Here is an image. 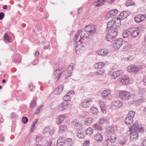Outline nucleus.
<instances>
[{"instance_id":"2","label":"nucleus","mask_w":146,"mask_h":146,"mask_svg":"<svg viewBox=\"0 0 146 146\" xmlns=\"http://www.w3.org/2000/svg\"><path fill=\"white\" fill-rule=\"evenodd\" d=\"M141 128L139 127V125L137 122L135 123L131 127H129L128 132L130 134V139L133 141L136 139L138 135L137 132L138 131H141Z\"/></svg>"},{"instance_id":"64","label":"nucleus","mask_w":146,"mask_h":146,"mask_svg":"<svg viewBox=\"0 0 146 146\" xmlns=\"http://www.w3.org/2000/svg\"><path fill=\"white\" fill-rule=\"evenodd\" d=\"M39 54V52L38 51H36L35 54V56H37Z\"/></svg>"},{"instance_id":"14","label":"nucleus","mask_w":146,"mask_h":146,"mask_svg":"<svg viewBox=\"0 0 146 146\" xmlns=\"http://www.w3.org/2000/svg\"><path fill=\"white\" fill-rule=\"evenodd\" d=\"M128 31L130 33L132 36L133 38L137 37L139 33L137 27H132L128 29Z\"/></svg>"},{"instance_id":"41","label":"nucleus","mask_w":146,"mask_h":146,"mask_svg":"<svg viewBox=\"0 0 146 146\" xmlns=\"http://www.w3.org/2000/svg\"><path fill=\"white\" fill-rule=\"evenodd\" d=\"M109 121L108 120L104 118H101L99 120V122L101 123L102 124V123H107Z\"/></svg>"},{"instance_id":"30","label":"nucleus","mask_w":146,"mask_h":146,"mask_svg":"<svg viewBox=\"0 0 146 146\" xmlns=\"http://www.w3.org/2000/svg\"><path fill=\"white\" fill-rule=\"evenodd\" d=\"M105 64L102 62H99L95 63L94 64V67L96 69H101L103 68Z\"/></svg>"},{"instance_id":"61","label":"nucleus","mask_w":146,"mask_h":146,"mask_svg":"<svg viewBox=\"0 0 146 146\" xmlns=\"http://www.w3.org/2000/svg\"><path fill=\"white\" fill-rule=\"evenodd\" d=\"M41 137L40 136H37L36 137V140L38 141H39L40 140Z\"/></svg>"},{"instance_id":"62","label":"nucleus","mask_w":146,"mask_h":146,"mask_svg":"<svg viewBox=\"0 0 146 146\" xmlns=\"http://www.w3.org/2000/svg\"><path fill=\"white\" fill-rule=\"evenodd\" d=\"M143 146H146V139L143 140Z\"/></svg>"},{"instance_id":"51","label":"nucleus","mask_w":146,"mask_h":146,"mask_svg":"<svg viewBox=\"0 0 146 146\" xmlns=\"http://www.w3.org/2000/svg\"><path fill=\"white\" fill-rule=\"evenodd\" d=\"M49 128L48 127H45L43 129V131L44 133H46L48 131Z\"/></svg>"},{"instance_id":"25","label":"nucleus","mask_w":146,"mask_h":146,"mask_svg":"<svg viewBox=\"0 0 146 146\" xmlns=\"http://www.w3.org/2000/svg\"><path fill=\"white\" fill-rule=\"evenodd\" d=\"M74 66V64L72 63L70 64L68 66L67 70V72L68 74V77H69L70 76L72 73V70H73V67Z\"/></svg>"},{"instance_id":"4","label":"nucleus","mask_w":146,"mask_h":146,"mask_svg":"<svg viewBox=\"0 0 146 146\" xmlns=\"http://www.w3.org/2000/svg\"><path fill=\"white\" fill-rule=\"evenodd\" d=\"M115 128L111 126L108 127L106 130V133L108 135L107 136L111 138L112 142L115 141L116 140V136L115 133Z\"/></svg>"},{"instance_id":"21","label":"nucleus","mask_w":146,"mask_h":146,"mask_svg":"<svg viewBox=\"0 0 146 146\" xmlns=\"http://www.w3.org/2000/svg\"><path fill=\"white\" fill-rule=\"evenodd\" d=\"M118 12V11L117 9H113L110 10L108 14L107 15V17L109 18L113 17L117 15Z\"/></svg>"},{"instance_id":"52","label":"nucleus","mask_w":146,"mask_h":146,"mask_svg":"<svg viewBox=\"0 0 146 146\" xmlns=\"http://www.w3.org/2000/svg\"><path fill=\"white\" fill-rule=\"evenodd\" d=\"M99 103L100 105V106L101 108V106H103V107H104L105 105H104V103L102 101H100L99 102Z\"/></svg>"},{"instance_id":"46","label":"nucleus","mask_w":146,"mask_h":146,"mask_svg":"<svg viewBox=\"0 0 146 146\" xmlns=\"http://www.w3.org/2000/svg\"><path fill=\"white\" fill-rule=\"evenodd\" d=\"M36 102V101L35 100L33 101L30 104V107L31 108H33L34 106H35Z\"/></svg>"},{"instance_id":"48","label":"nucleus","mask_w":146,"mask_h":146,"mask_svg":"<svg viewBox=\"0 0 146 146\" xmlns=\"http://www.w3.org/2000/svg\"><path fill=\"white\" fill-rule=\"evenodd\" d=\"M74 127L76 129H80L81 128V125L79 123H77L75 124Z\"/></svg>"},{"instance_id":"7","label":"nucleus","mask_w":146,"mask_h":146,"mask_svg":"<svg viewBox=\"0 0 146 146\" xmlns=\"http://www.w3.org/2000/svg\"><path fill=\"white\" fill-rule=\"evenodd\" d=\"M101 96L105 100H109L112 98L111 92L109 90H104L102 92Z\"/></svg>"},{"instance_id":"47","label":"nucleus","mask_w":146,"mask_h":146,"mask_svg":"<svg viewBox=\"0 0 146 146\" xmlns=\"http://www.w3.org/2000/svg\"><path fill=\"white\" fill-rule=\"evenodd\" d=\"M57 142H58V143L60 142L64 143H65V139L64 138L60 137L58 140Z\"/></svg>"},{"instance_id":"53","label":"nucleus","mask_w":146,"mask_h":146,"mask_svg":"<svg viewBox=\"0 0 146 146\" xmlns=\"http://www.w3.org/2000/svg\"><path fill=\"white\" fill-rule=\"evenodd\" d=\"M5 16L4 13L3 12L0 13V20L3 19Z\"/></svg>"},{"instance_id":"59","label":"nucleus","mask_w":146,"mask_h":146,"mask_svg":"<svg viewBox=\"0 0 146 146\" xmlns=\"http://www.w3.org/2000/svg\"><path fill=\"white\" fill-rule=\"evenodd\" d=\"M29 86L30 89H31V90H33V85L32 84L30 83L29 84ZM34 87H33L34 88Z\"/></svg>"},{"instance_id":"19","label":"nucleus","mask_w":146,"mask_h":146,"mask_svg":"<svg viewBox=\"0 0 146 146\" xmlns=\"http://www.w3.org/2000/svg\"><path fill=\"white\" fill-rule=\"evenodd\" d=\"M95 140L97 142H101L103 139V136L100 133H98L95 134L94 136Z\"/></svg>"},{"instance_id":"5","label":"nucleus","mask_w":146,"mask_h":146,"mask_svg":"<svg viewBox=\"0 0 146 146\" xmlns=\"http://www.w3.org/2000/svg\"><path fill=\"white\" fill-rule=\"evenodd\" d=\"M109 33L105 35L106 40L109 42H111L114 40L115 36L117 34V30L115 29L113 31H108Z\"/></svg>"},{"instance_id":"38","label":"nucleus","mask_w":146,"mask_h":146,"mask_svg":"<svg viewBox=\"0 0 146 146\" xmlns=\"http://www.w3.org/2000/svg\"><path fill=\"white\" fill-rule=\"evenodd\" d=\"M93 132V130L91 128H88L86 131V134L87 135H90Z\"/></svg>"},{"instance_id":"54","label":"nucleus","mask_w":146,"mask_h":146,"mask_svg":"<svg viewBox=\"0 0 146 146\" xmlns=\"http://www.w3.org/2000/svg\"><path fill=\"white\" fill-rule=\"evenodd\" d=\"M101 110L102 111V112L104 113H106V110L105 109V107H103V106H101Z\"/></svg>"},{"instance_id":"31","label":"nucleus","mask_w":146,"mask_h":146,"mask_svg":"<svg viewBox=\"0 0 146 146\" xmlns=\"http://www.w3.org/2000/svg\"><path fill=\"white\" fill-rule=\"evenodd\" d=\"M113 104L114 106L119 108L122 106V104L120 101L117 100L113 101Z\"/></svg>"},{"instance_id":"8","label":"nucleus","mask_w":146,"mask_h":146,"mask_svg":"<svg viewBox=\"0 0 146 146\" xmlns=\"http://www.w3.org/2000/svg\"><path fill=\"white\" fill-rule=\"evenodd\" d=\"M85 29L90 35L94 34L96 32V29L94 25H87L85 27Z\"/></svg>"},{"instance_id":"1","label":"nucleus","mask_w":146,"mask_h":146,"mask_svg":"<svg viewBox=\"0 0 146 146\" xmlns=\"http://www.w3.org/2000/svg\"><path fill=\"white\" fill-rule=\"evenodd\" d=\"M89 35L88 34V32L86 31L85 29L84 30H81V31H79L76 33V35L74 36V40L75 42H76V46L75 48V49L76 51V53L77 54L81 46L80 45H78L81 43V41L82 40H84L87 38H88Z\"/></svg>"},{"instance_id":"40","label":"nucleus","mask_w":146,"mask_h":146,"mask_svg":"<svg viewBox=\"0 0 146 146\" xmlns=\"http://www.w3.org/2000/svg\"><path fill=\"white\" fill-rule=\"evenodd\" d=\"M4 40H6L8 42H10L11 40V38L6 33H5L4 35Z\"/></svg>"},{"instance_id":"58","label":"nucleus","mask_w":146,"mask_h":146,"mask_svg":"<svg viewBox=\"0 0 146 146\" xmlns=\"http://www.w3.org/2000/svg\"><path fill=\"white\" fill-rule=\"evenodd\" d=\"M127 60L130 61L133 59V57L132 56H129L127 58Z\"/></svg>"},{"instance_id":"26","label":"nucleus","mask_w":146,"mask_h":146,"mask_svg":"<svg viewBox=\"0 0 146 146\" xmlns=\"http://www.w3.org/2000/svg\"><path fill=\"white\" fill-rule=\"evenodd\" d=\"M93 128L96 130L102 131L103 130L102 124L101 123H98L93 125Z\"/></svg>"},{"instance_id":"42","label":"nucleus","mask_w":146,"mask_h":146,"mask_svg":"<svg viewBox=\"0 0 146 146\" xmlns=\"http://www.w3.org/2000/svg\"><path fill=\"white\" fill-rule=\"evenodd\" d=\"M145 92V89L143 88H139L138 92V94L141 96Z\"/></svg>"},{"instance_id":"56","label":"nucleus","mask_w":146,"mask_h":146,"mask_svg":"<svg viewBox=\"0 0 146 146\" xmlns=\"http://www.w3.org/2000/svg\"><path fill=\"white\" fill-rule=\"evenodd\" d=\"M55 132L54 129H51L49 131V133L52 135H53Z\"/></svg>"},{"instance_id":"35","label":"nucleus","mask_w":146,"mask_h":146,"mask_svg":"<svg viewBox=\"0 0 146 146\" xmlns=\"http://www.w3.org/2000/svg\"><path fill=\"white\" fill-rule=\"evenodd\" d=\"M67 129V127L65 125H61L60 128L59 130L58 131L59 133H61L66 130Z\"/></svg>"},{"instance_id":"39","label":"nucleus","mask_w":146,"mask_h":146,"mask_svg":"<svg viewBox=\"0 0 146 146\" xmlns=\"http://www.w3.org/2000/svg\"><path fill=\"white\" fill-rule=\"evenodd\" d=\"M105 72V70L104 69H102L99 70H98L96 72V73L100 75H102L104 74Z\"/></svg>"},{"instance_id":"18","label":"nucleus","mask_w":146,"mask_h":146,"mask_svg":"<svg viewBox=\"0 0 146 146\" xmlns=\"http://www.w3.org/2000/svg\"><path fill=\"white\" fill-rule=\"evenodd\" d=\"M122 73V71L118 70L113 72L110 75L111 79H114L119 77Z\"/></svg>"},{"instance_id":"15","label":"nucleus","mask_w":146,"mask_h":146,"mask_svg":"<svg viewBox=\"0 0 146 146\" xmlns=\"http://www.w3.org/2000/svg\"><path fill=\"white\" fill-rule=\"evenodd\" d=\"M119 80L124 85H127L130 83V80L127 76H122L119 78Z\"/></svg>"},{"instance_id":"36","label":"nucleus","mask_w":146,"mask_h":146,"mask_svg":"<svg viewBox=\"0 0 146 146\" xmlns=\"http://www.w3.org/2000/svg\"><path fill=\"white\" fill-rule=\"evenodd\" d=\"M115 27H119L121 25V19L119 18H117V19L116 20H115Z\"/></svg>"},{"instance_id":"43","label":"nucleus","mask_w":146,"mask_h":146,"mask_svg":"<svg viewBox=\"0 0 146 146\" xmlns=\"http://www.w3.org/2000/svg\"><path fill=\"white\" fill-rule=\"evenodd\" d=\"M120 16L122 19H124L127 17L126 13L124 11L120 13Z\"/></svg>"},{"instance_id":"9","label":"nucleus","mask_w":146,"mask_h":146,"mask_svg":"<svg viewBox=\"0 0 146 146\" xmlns=\"http://www.w3.org/2000/svg\"><path fill=\"white\" fill-rule=\"evenodd\" d=\"M115 20L113 19L110 21L107 24V27L106 29V31H113V30H114L115 29L117 30V28L115 27Z\"/></svg>"},{"instance_id":"32","label":"nucleus","mask_w":146,"mask_h":146,"mask_svg":"<svg viewBox=\"0 0 146 146\" xmlns=\"http://www.w3.org/2000/svg\"><path fill=\"white\" fill-rule=\"evenodd\" d=\"M92 118L91 117H88L86 118L84 121V123L87 125H89L92 122Z\"/></svg>"},{"instance_id":"49","label":"nucleus","mask_w":146,"mask_h":146,"mask_svg":"<svg viewBox=\"0 0 146 146\" xmlns=\"http://www.w3.org/2000/svg\"><path fill=\"white\" fill-rule=\"evenodd\" d=\"M22 121L23 123L25 124L27 123L28 121V119L27 117H24L22 118Z\"/></svg>"},{"instance_id":"63","label":"nucleus","mask_w":146,"mask_h":146,"mask_svg":"<svg viewBox=\"0 0 146 146\" xmlns=\"http://www.w3.org/2000/svg\"><path fill=\"white\" fill-rule=\"evenodd\" d=\"M1 141L2 142H4V141L5 140V137L3 136V135H2V138H1Z\"/></svg>"},{"instance_id":"12","label":"nucleus","mask_w":146,"mask_h":146,"mask_svg":"<svg viewBox=\"0 0 146 146\" xmlns=\"http://www.w3.org/2000/svg\"><path fill=\"white\" fill-rule=\"evenodd\" d=\"M123 44V39L119 38L115 40L113 44V47L116 50H118L121 46Z\"/></svg>"},{"instance_id":"3","label":"nucleus","mask_w":146,"mask_h":146,"mask_svg":"<svg viewBox=\"0 0 146 146\" xmlns=\"http://www.w3.org/2000/svg\"><path fill=\"white\" fill-rule=\"evenodd\" d=\"M119 97L122 100H126L131 104L134 101L133 97L131 98L129 92L125 90L121 91L119 93Z\"/></svg>"},{"instance_id":"16","label":"nucleus","mask_w":146,"mask_h":146,"mask_svg":"<svg viewBox=\"0 0 146 146\" xmlns=\"http://www.w3.org/2000/svg\"><path fill=\"white\" fill-rule=\"evenodd\" d=\"M75 94L74 91L71 90L68 92L63 97V99L65 102L70 100L73 95Z\"/></svg>"},{"instance_id":"27","label":"nucleus","mask_w":146,"mask_h":146,"mask_svg":"<svg viewBox=\"0 0 146 146\" xmlns=\"http://www.w3.org/2000/svg\"><path fill=\"white\" fill-rule=\"evenodd\" d=\"M90 101L88 99H85L83 101L82 105L84 108H88L90 106Z\"/></svg>"},{"instance_id":"22","label":"nucleus","mask_w":146,"mask_h":146,"mask_svg":"<svg viewBox=\"0 0 146 146\" xmlns=\"http://www.w3.org/2000/svg\"><path fill=\"white\" fill-rule=\"evenodd\" d=\"M108 52L107 50L102 49L98 50L97 52V53L99 55L105 56L108 54Z\"/></svg>"},{"instance_id":"6","label":"nucleus","mask_w":146,"mask_h":146,"mask_svg":"<svg viewBox=\"0 0 146 146\" xmlns=\"http://www.w3.org/2000/svg\"><path fill=\"white\" fill-rule=\"evenodd\" d=\"M135 113V112L132 110L129 111L125 121L126 125H130L132 123Z\"/></svg>"},{"instance_id":"13","label":"nucleus","mask_w":146,"mask_h":146,"mask_svg":"<svg viewBox=\"0 0 146 146\" xmlns=\"http://www.w3.org/2000/svg\"><path fill=\"white\" fill-rule=\"evenodd\" d=\"M64 70L62 67H60L58 68L54 72V74L56 77L55 80L57 81L59 78L61 76Z\"/></svg>"},{"instance_id":"34","label":"nucleus","mask_w":146,"mask_h":146,"mask_svg":"<svg viewBox=\"0 0 146 146\" xmlns=\"http://www.w3.org/2000/svg\"><path fill=\"white\" fill-rule=\"evenodd\" d=\"M98 110L97 108L95 107L91 108L90 110V112L92 114L96 115L98 113Z\"/></svg>"},{"instance_id":"29","label":"nucleus","mask_w":146,"mask_h":146,"mask_svg":"<svg viewBox=\"0 0 146 146\" xmlns=\"http://www.w3.org/2000/svg\"><path fill=\"white\" fill-rule=\"evenodd\" d=\"M111 138H110V137L108 136L107 138L105 139L103 143V146H107L110 142L111 143H113L115 141L112 142Z\"/></svg>"},{"instance_id":"33","label":"nucleus","mask_w":146,"mask_h":146,"mask_svg":"<svg viewBox=\"0 0 146 146\" xmlns=\"http://www.w3.org/2000/svg\"><path fill=\"white\" fill-rule=\"evenodd\" d=\"M125 5L126 6L128 7L130 6L135 5V2L132 0H127L125 2Z\"/></svg>"},{"instance_id":"28","label":"nucleus","mask_w":146,"mask_h":146,"mask_svg":"<svg viewBox=\"0 0 146 146\" xmlns=\"http://www.w3.org/2000/svg\"><path fill=\"white\" fill-rule=\"evenodd\" d=\"M132 46L130 44L126 43L123 46L122 50L124 51H127L130 49Z\"/></svg>"},{"instance_id":"17","label":"nucleus","mask_w":146,"mask_h":146,"mask_svg":"<svg viewBox=\"0 0 146 146\" xmlns=\"http://www.w3.org/2000/svg\"><path fill=\"white\" fill-rule=\"evenodd\" d=\"M146 17V15L145 14H140L136 15L134 18L135 21L137 23L143 21Z\"/></svg>"},{"instance_id":"55","label":"nucleus","mask_w":146,"mask_h":146,"mask_svg":"<svg viewBox=\"0 0 146 146\" xmlns=\"http://www.w3.org/2000/svg\"><path fill=\"white\" fill-rule=\"evenodd\" d=\"M90 141H85L83 144V146H86L88 145L89 144Z\"/></svg>"},{"instance_id":"45","label":"nucleus","mask_w":146,"mask_h":146,"mask_svg":"<svg viewBox=\"0 0 146 146\" xmlns=\"http://www.w3.org/2000/svg\"><path fill=\"white\" fill-rule=\"evenodd\" d=\"M127 31L124 30L123 32V36L124 38H126L129 36V34Z\"/></svg>"},{"instance_id":"24","label":"nucleus","mask_w":146,"mask_h":146,"mask_svg":"<svg viewBox=\"0 0 146 146\" xmlns=\"http://www.w3.org/2000/svg\"><path fill=\"white\" fill-rule=\"evenodd\" d=\"M106 0H96L94 3V6L100 7L105 3Z\"/></svg>"},{"instance_id":"57","label":"nucleus","mask_w":146,"mask_h":146,"mask_svg":"<svg viewBox=\"0 0 146 146\" xmlns=\"http://www.w3.org/2000/svg\"><path fill=\"white\" fill-rule=\"evenodd\" d=\"M64 144V143L59 142L58 143V142H57V146H62Z\"/></svg>"},{"instance_id":"11","label":"nucleus","mask_w":146,"mask_h":146,"mask_svg":"<svg viewBox=\"0 0 146 146\" xmlns=\"http://www.w3.org/2000/svg\"><path fill=\"white\" fill-rule=\"evenodd\" d=\"M141 69V68L139 66L132 65L129 66L127 68V70L129 72L132 73L137 72Z\"/></svg>"},{"instance_id":"37","label":"nucleus","mask_w":146,"mask_h":146,"mask_svg":"<svg viewBox=\"0 0 146 146\" xmlns=\"http://www.w3.org/2000/svg\"><path fill=\"white\" fill-rule=\"evenodd\" d=\"M77 135L79 138L82 139L84 137V134L80 130H79L77 133Z\"/></svg>"},{"instance_id":"60","label":"nucleus","mask_w":146,"mask_h":146,"mask_svg":"<svg viewBox=\"0 0 146 146\" xmlns=\"http://www.w3.org/2000/svg\"><path fill=\"white\" fill-rule=\"evenodd\" d=\"M52 144V142L50 141H49L46 143V146H51Z\"/></svg>"},{"instance_id":"10","label":"nucleus","mask_w":146,"mask_h":146,"mask_svg":"<svg viewBox=\"0 0 146 146\" xmlns=\"http://www.w3.org/2000/svg\"><path fill=\"white\" fill-rule=\"evenodd\" d=\"M69 104L67 102H63L60 103L58 106V110L59 111H64L69 108Z\"/></svg>"},{"instance_id":"23","label":"nucleus","mask_w":146,"mask_h":146,"mask_svg":"<svg viewBox=\"0 0 146 146\" xmlns=\"http://www.w3.org/2000/svg\"><path fill=\"white\" fill-rule=\"evenodd\" d=\"M63 89L64 87L63 85H60L54 90L53 93L55 94L58 95L62 92Z\"/></svg>"},{"instance_id":"44","label":"nucleus","mask_w":146,"mask_h":146,"mask_svg":"<svg viewBox=\"0 0 146 146\" xmlns=\"http://www.w3.org/2000/svg\"><path fill=\"white\" fill-rule=\"evenodd\" d=\"M43 107V105H41L38 107L37 108L36 111L35 112V114L36 115H38V113H40V111L41 109Z\"/></svg>"},{"instance_id":"20","label":"nucleus","mask_w":146,"mask_h":146,"mask_svg":"<svg viewBox=\"0 0 146 146\" xmlns=\"http://www.w3.org/2000/svg\"><path fill=\"white\" fill-rule=\"evenodd\" d=\"M66 115L63 114L58 116L56 119V121L58 125L60 124L65 119Z\"/></svg>"},{"instance_id":"50","label":"nucleus","mask_w":146,"mask_h":146,"mask_svg":"<svg viewBox=\"0 0 146 146\" xmlns=\"http://www.w3.org/2000/svg\"><path fill=\"white\" fill-rule=\"evenodd\" d=\"M146 100L144 99H139L137 100V102L138 103H142L143 102H145Z\"/></svg>"}]
</instances>
